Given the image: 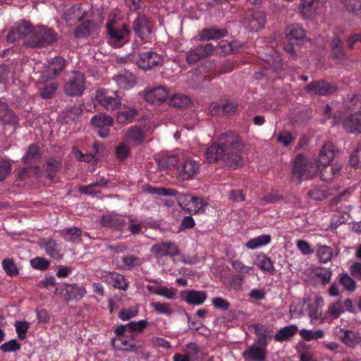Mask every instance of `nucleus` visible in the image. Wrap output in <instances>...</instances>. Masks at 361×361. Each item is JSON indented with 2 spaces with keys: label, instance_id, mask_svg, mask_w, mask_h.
<instances>
[{
  "label": "nucleus",
  "instance_id": "052dcab7",
  "mask_svg": "<svg viewBox=\"0 0 361 361\" xmlns=\"http://www.w3.org/2000/svg\"><path fill=\"white\" fill-rule=\"evenodd\" d=\"M340 283L344 286V288L349 290L353 291L356 288V283L355 281L346 273H343L339 277Z\"/></svg>",
  "mask_w": 361,
  "mask_h": 361
},
{
  "label": "nucleus",
  "instance_id": "c85d7f7f",
  "mask_svg": "<svg viewBox=\"0 0 361 361\" xmlns=\"http://www.w3.org/2000/svg\"><path fill=\"white\" fill-rule=\"evenodd\" d=\"M255 334L257 336V343L259 345L265 348L267 345V338H271V330L261 324H257L252 326Z\"/></svg>",
  "mask_w": 361,
  "mask_h": 361
},
{
  "label": "nucleus",
  "instance_id": "72a5a7b5",
  "mask_svg": "<svg viewBox=\"0 0 361 361\" xmlns=\"http://www.w3.org/2000/svg\"><path fill=\"white\" fill-rule=\"evenodd\" d=\"M340 332L343 334L340 336L341 341L348 347L354 348L361 342V337L357 332L343 329H341Z\"/></svg>",
  "mask_w": 361,
  "mask_h": 361
},
{
  "label": "nucleus",
  "instance_id": "5fc2aeb1",
  "mask_svg": "<svg viewBox=\"0 0 361 361\" xmlns=\"http://www.w3.org/2000/svg\"><path fill=\"white\" fill-rule=\"evenodd\" d=\"M317 255L322 262L326 263L331 259L333 250L329 246L320 245L317 250Z\"/></svg>",
  "mask_w": 361,
  "mask_h": 361
},
{
  "label": "nucleus",
  "instance_id": "338daca9",
  "mask_svg": "<svg viewBox=\"0 0 361 361\" xmlns=\"http://www.w3.org/2000/svg\"><path fill=\"white\" fill-rule=\"evenodd\" d=\"M344 312L341 306V301L339 300L334 303L331 304L328 307V313L334 318H338Z\"/></svg>",
  "mask_w": 361,
  "mask_h": 361
},
{
  "label": "nucleus",
  "instance_id": "c756f323",
  "mask_svg": "<svg viewBox=\"0 0 361 361\" xmlns=\"http://www.w3.org/2000/svg\"><path fill=\"white\" fill-rule=\"evenodd\" d=\"M263 347L253 345L250 346L243 353V356L246 361H264L266 358Z\"/></svg>",
  "mask_w": 361,
  "mask_h": 361
},
{
  "label": "nucleus",
  "instance_id": "0e129e2a",
  "mask_svg": "<svg viewBox=\"0 0 361 361\" xmlns=\"http://www.w3.org/2000/svg\"><path fill=\"white\" fill-rule=\"evenodd\" d=\"M347 11L357 13L361 11V0H341Z\"/></svg>",
  "mask_w": 361,
  "mask_h": 361
},
{
  "label": "nucleus",
  "instance_id": "f03ea898",
  "mask_svg": "<svg viewBox=\"0 0 361 361\" xmlns=\"http://www.w3.org/2000/svg\"><path fill=\"white\" fill-rule=\"evenodd\" d=\"M57 33L51 28L39 25L34 29L32 37L25 40L27 47L40 49L51 46L57 41Z\"/></svg>",
  "mask_w": 361,
  "mask_h": 361
},
{
  "label": "nucleus",
  "instance_id": "bf43d9fd",
  "mask_svg": "<svg viewBox=\"0 0 361 361\" xmlns=\"http://www.w3.org/2000/svg\"><path fill=\"white\" fill-rule=\"evenodd\" d=\"M82 231L76 227L69 228L66 231L64 238L73 243L78 242L81 240Z\"/></svg>",
  "mask_w": 361,
  "mask_h": 361
},
{
  "label": "nucleus",
  "instance_id": "5701e85b",
  "mask_svg": "<svg viewBox=\"0 0 361 361\" xmlns=\"http://www.w3.org/2000/svg\"><path fill=\"white\" fill-rule=\"evenodd\" d=\"M181 297L189 305H199L207 299V293L204 291L189 290L182 292Z\"/></svg>",
  "mask_w": 361,
  "mask_h": 361
},
{
  "label": "nucleus",
  "instance_id": "dca6fc26",
  "mask_svg": "<svg viewBox=\"0 0 361 361\" xmlns=\"http://www.w3.org/2000/svg\"><path fill=\"white\" fill-rule=\"evenodd\" d=\"M286 39L288 42H293L295 45H301L305 40H308L305 36V30L298 24L288 25L284 31Z\"/></svg>",
  "mask_w": 361,
  "mask_h": 361
},
{
  "label": "nucleus",
  "instance_id": "b1692460",
  "mask_svg": "<svg viewBox=\"0 0 361 361\" xmlns=\"http://www.w3.org/2000/svg\"><path fill=\"white\" fill-rule=\"evenodd\" d=\"M228 34V30L224 28H219L213 26L209 28H204L200 34V41L217 40Z\"/></svg>",
  "mask_w": 361,
  "mask_h": 361
},
{
  "label": "nucleus",
  "instance_id": "f257e3e1",
  "mask_svg": "<svg viewBox=\"0 0 361 361\" xmlns=\"http://www.w3.org/2000/svg\"><path fill=\"white\" fill-rule=\"evenodd\" d=\"M243 149V145L238 135L228 132L207 149L205 156L209 163H214L221 159L228 169H236L245 164Z\"/></svg>",
  "mask_w": 361,
  "mask_h": 361
},
{
  "label": "nucleus",
  "instance_id": "de8ad7c7",
  "mask_svg": "<svg viewBox=\"0 0 361 361\" xmlns=\"http://www.w3.org/2000/svg\"><path fill=\"white\" fill-rule=\"evenodd\" d=\"M12 164L9 159L0 157V182L5 180L11 173Z\"/></svg>",
  "mask_w": 361,
  "mask_h": 361
},
{
  "label": "nucleus",
  "instance_id": "ddd939ff",
  "mask_svg": "<svg viewBox=\"0 0 361 361\" xmlns=\"http://www.w3.org/2000/svg\"><path fill=\"white\" fill-rule=\"evenodd\" d=\"M169 90L162 86L152 89H146L144 93L145 100L152 104L160 105L169 97Z\"/></svg>",
  "mask_w": 361,
  "mask_h": 361
},
{
  "label": "nucleus",
  "instance_id": "9b49d317",
  "mask_svg": "<svg viewBox=\"0 0 361 361\" xmlns=\"http://www.w3.org/2000/svg\"><path fill=\"white\" fill-rule=\"evenodd\" d=\"M114 95H109L108 91L99 89L96 92L95 98L97 102L107 111H114L121 104V99L117 92H113Z\"/></svg>",
  "mask_w": 361,
  "mask_h": 361
},
{
  "label": "nucleus",
  "instance_id": "4468645a",
  "mask_svg": "<svg viewBox=\"0 0 361 361\" xmlns=\"http://www.w3.org/2000/svg\"><path fill=\"white\" fill-rule=\"evenodd\" d=\"M114 120L106 114H99L94 116L92 120V126L98 129V135L102 138L107 137L109 135V127L113 125Z\"/></svg>",
  "mask_w": 361,
  "mask_h": 361
},
{
  "label": "nucleus",
  "instance_id": "6ab92c4d",
  "mask_svg": "<svg viewBox=\"0 0 361 361\" xmlns=\"http://www.w3.org/2000/svg\"><path fill=\"white\" fill-rule=\"evenodd\" d=\"M100 224L106 228L122 231L126 226V221L118 214L103 215Z\"/></svg>",
  "mask_w": 361,
  "mask_h": 361
},
{
  "label": "nucleus",
  "instance_id": "4d7b16f0",
  "mask_svg": "<svg viewBox=\"0 0 361 361\" xmlns=\"http://www.w3.org/2000/svg\"><path fill=\"white\" fill-rule=\"evenodd\" d=\"M137 110L133 109L125 111L118 112L116 116V121L119 123H126L132 121V119L136 116Z\"/></svg>",
  "mask_w": 361,
  "mask_h": 361
},
{
  "label": "nucleus",
  "instance_id": "4be33fe9",
  "mask_svg": "<svg viewBox=\"0 0 361 361\" xmlns=\"http://www.w3.org/2000/svg\"><path fill=\"white\" fill-rule=\"evenodd\" d=\"M178 202L179 205L183 207V205L187 206L189 203H192V206L197 209L195 211L196 213L201 211L204 212V207L207 206V203H204L203 200L200 197L193 196L190 194L180 193L178 195Z\"/></svg>",
  "mask_w": 361,
  "mask_h": 361
},
{
  "label": "nucleus",
  "instance_id": "58836bf2",
  "mask_svg": "<svg viewBox=\"0 0 361 361\" xmlns=\"http://www.w3.org/2000/svg\"><path fill=\"white\" fill-rule=\"evenodd\" d=\"M145 135L142 130L137 126L130 128L126 133V138L133 141L135 145H140L145 140Z\"/></svg>",
  "mask_w": 361,
  "mask_h": 361
},
{
  "label": "nucleus",
  "instance_id": "a19ab883",
  "mask_svg": "<svg viewBox=\"0 0 361 361\" xmlns=\"http://www.w3.org/2000/svg\"><path fill=\"white\" fill-rule=\"evenodd\" d=\"M264 61L267 62L268 67L275 72L281 71L283 68L281 57L276 51H273V54L267 56Z\"/></svg>",
  "mask_w": 361,
  "mask_h": 361
},
{
  "label": "nucleus",
  "instance_id": "13d9d810",
  "mask_svg": "<svg viewBox=\"0 0 361 361\" xmlns=\"http://www.w3.org/2000/svg\"><path fill=\"white\" fill-rule=\"evenodd\" d=\"M307 195L310 198L314 200L322 201L328 197V192L325 190H322L319 188L314 186L309 190Z\"/></svg>",
  "mask_w": 361,
  "mask_h": 361
},
{
  "label": "nucleus",
  "instance_id": "f8f14e48",
  "mask_svg": "<svg viewBox=\"0 0 361 361\" xmlns=\"http://www.w3.org/2000/svg\"><path fill=\"white\" fill-rule=\"evenodd\" d=\"M139 68L142 70H149L162 64L161 56L156 52L149 51L142 52L136 61Z\"/></svg>",
  "mask_w": 361,
  "mask_h": 361
},
{
  "label": "nucleus",
  "instance_id": "ea45409f",
  "mask_svg": "<svg viewBox=\"0 0 361 361\" xmlns=\"http://www.w3.org/2000/svg\"><path fill=\"white\" fill-rule=\"evenodd\" d=\"M58 83L56 82H51L49 84H44L39 88V95L44 99H49L54 97L57 89Z\"/></svg>",
  "mask_w": 361,
  "mask_h": 361
},
{
  "label": "nucleus",
  "instance_id": "aec40b11",
  "mask_svg": "<svg viewBox=\"0 0 361 361\" xmlns=\"http://www.w3.org/2000/svg\"><path fill=\"white\" fill-rule=\"evenodd\" d=\"M85 12L82 10L79 5H75L68 8L64 13L63 18L68 26H73L78 22L83 20Z\"/></svg>",
  "mask_w": 361,
  "mask_h": 361
},
{
  "label": "nucleus",
  "instance_id": "09e8293b",
  "mask_svg": "<svg viewBox=\"0 0 361 361\" xmlns=\"http://www.w3.org/2000/svg\"><path fill=\"white\" fill-rule=\"evenodd\" d=\"M204 58L202 48L197 46L188 52L186 61L189 65H193Z\"/></svg>",
  "mask_w": 361,
  "mask_h": 361
},
{
  "label": "nucleus",
  "instance_id": "f704fd0d",
  "mask_svg": "<svg viewBox=\"0 0 361 361\" xmlns=\"http://www.w3.org/2000/svg\"><path fill=\"white\" fill-rule=\"evenodd\" d=\"M169 104L175 108L185 109L191 107L192 102L190 97L186 95L174 94L170 98Z\"/></svg>",
  "mask_w": 361,
  "mask_h": 361
},
{
  "label": "nucleus",
  "instance_id": "a211bd4d",
  "mask_svg": "<svg viewBox=\"0 0 361 361\" xmlns=\"http://www.w3.org/2000/svg\"><path fill=\"white\" fill-rule=\"evenodd\" d=\"M343 128L348 133L361 134V111H357L345 117Z\"/></svg>",
  "mask_w": 361,
  "mask_h": 361
},
{
  "label": "nucleus",
  "instance_id": "bb28decb",
  "mask_svg": "<svg viewBox=\"0 0 361 361\" xmlns=\"http://www.w3.org/2000/svg\"><path fill=\"white\" fill-rule=\"evenodd\" d=\"M99 29L97 23L92 20H87L81 23L74 30V36L76 38H82L97 32Z\"/></svg>",
  "mask_w": 361,
  "mask_h": 361
},
{
  "label": "nucleus",
  "instance_id": "e433bc0d",
  "mask_svg": "<svg viewBox=\"0 0 361 361\" xmlns=\"http://www.w3.org/2000/svg\"><path fill=\"white\" fill-rule=\"evenodd\" d=\"M298 331V326L295 324H290L279 329L274 336L276 341L282 342L289 340Z\"/></svg>",
  "mask_w": 361,
  "mask_h": 361
},
{
  "label": "nucleus",
  "instance_id": "a878e982",
  "mask_svg": "<svg viewBox=\"0 0 361 361\" xmlns=\"http://www.w3.org/2000/svg\"><path fill=\"white\" fill-rule=\"evenodd\" d=\"M0 123L2 124L16 125L18 123L17 115L8 105L0 100Z\"/></svg>",
  "mask_w": 361,
  "mask_h": 361
},
{
  "label": "nucleus",
  "instance_id": "c9c22d12",
  "mask_svg": "<svg viewBox=\"0 0 361 361\" xmlns=\"http://www.w3.org/2000/svg\"><path fill=\"white\" fill-rule=\"evenodd\" d=\"M115 80L117 84L124 90L133 87L136 83L135 76L128 71L117 75Z\"/></svg>",
  "mask_w": 361,
  "mask_h": 361
},
{
  "label": "nucleus",
  "instance_id": "0eeeda50",
  "mask_svg": "<svg viewBox=\"0 0 361 361\" xmlns=\"http://www.w3.org/2000/svg\"><path fill=\"white\" fill-rule=\"evenodd\" d=\"M153 23L150 18L144 13H138L137 18L133 23V30L135 35L145 39L152 33Z\"/></svg>",
  "mask_w": 361,
  "mask_h": 361
},
{
  "label": "nucleus",
  "instance_id": "3c124183",
  "mask_svg": "<svg viewBox=\"0 0 361 361\" xmlns=\"http://www.w3.org/2000/svg\"><path fill=\"white\" fill-rule=\"evenodd\" d=\"M243 276L241 275H232L228 279V283L224 282L228 289L238 292L242 290V281Z\"/></svg>",
  "mask_w": 361,
  "mask_h": 361
},
{
  "label": "nucleus",
  "instance_id": "423d86ee",
  "mask_svg": "<svg viewBox=\"0 0 361 361\" xmlns=\"http://www.w3.org/2000/svg\"><path fill=\"white\" fill-rule=\"evenodd\" d=\"M34 29L35 27L30 22L23 20L16 27L10 29L6 35V40L11 43L21 39L27 40L32 37Z\"/></svg>",
  "mask_w": 361,
  "mask_h": 361
},
{
  "label": "nucleus",
  "instance_id": "cd10ccee",
  "mask_svg": "<svg viewBox=\"0 0 361 361\" xmlns=\"http://www.w3.org/2000/svg\"><path fill=\"white\" fill-rule=\"evenodd\" d=\"M334 147L331 142L325 143L319 150L318 161L322 166H329L334 158Z\"/></svg>",
  "mask_w": 361,
  "mask_h": 361
},
{
  "label": "nucleus",
  "instance_id": "2eb2a0df",
  "mask_svg": "<svg viewBox=\"0 0 361 361\" xmlns=\"http://www.w3.org/2000/svg\"><path fill=\"white\" fill-rule=\"evenodd\" d=\"M151 250L155 257L158 259L165 256L175 257L180 254L178 246L172 242L156 244L153 245Z\"/></svg>",
  "mask_w": 361,
  "mask_h": 361
},
{
  "label": "nucleus",
  "instance_id": "39448f33",
  "mask_svg": "<svg viewBox=\"0 0 361 361\" xmlns=\"http://www.w3.org/2000/svg\"><path fill=\"white\" fill-rule=\"evenodd\" d=\"M66 63V60L61 56L51 59L48 65L43 67L39 81L45 83L59 75L64 70Z\"/></svg>",
  "mask_w": 361,
  "mask_h": 361
},
{
  "label": "nucleus",
  "instance_id": "6e6d98bb",
  "mask_svg": "<svg viewBox=\"0 0 361 361\" xmlns=\"http://www.w3.org/2000/svg\"><path fill=\"white\" fill-rule=\"evenodd\" d=\"M216 51L220 56H226L233 52L231 43L227 40H221L216 45Z\"/></svg>",
  "mask_w": 361,
  "mask_h": 361
},
{
  "label": "nucleus",
  "instance_id": "9d476101",
  "mask_svg": "<svg viewBox=\"0 0 361 361\" xmlns=\"http://www.w3.org/2000/svg\"><path fill=\"white\" fill-rule=\"evenodd\" d=\"M86 293L85 289L76 285L63 283L56 288L54 293L59 294L66 301L80 300Z\"/></svg>",
  "mask_w": 361,
  "mask_h": 361
},
{
  "label": "nucleus",
  "instance_id": "37998d69",
  "mask_svg": "<svg viewBox=\"0 0 361 361\" xmlns=\"http://www.w3.org/2000/svg\"><path fill=\"white\" fill-rule=\"evenodd\" d=\"M2 267L9 276L18 275L19 269L12 258H5L2 260Z\"/></svg>",
  "mask_w": 361,
  "mask_h": 361
},
{
  "label": "nucleus",
  "instance_id": "2f4dec72",
  "mask_svg": "<svg viewBox=\"0 0 361 361\" xmlns=\"http://www.w3.org/2000/svg\"><path fill=\"white\" fill-rule=\"evenodd\" d=\"M39 147L37 144H32L28 147L25 154L23 157L25 164L32 166L37 163L41 158Z\"/></svg>",
  "mask_w": 361,
  "mask_h": 361
},
{
  "label": "nucleus",
  "instance_id": "79ce46f5",
  "mask_svg": "<svg viewBox=\"0 0 361 361\" xmlns=\"http://www.w3.org/2000/svg\"><path fill=\"white\" fill-rule=\"evenodd\" d=\"M47 177L49 180H52L55 177L58 170L61 166V162L54 158H51L47 161Z\"/></svg>",
  "mask_w": 361,
  "mask_h": 361
},
{
  "label": "nucleus",
  "instance_id": "49530a36",
  "mask_svg": "<svg viewBox=\"0 0 361 361\" xmlns=\"http://www.w3.org/2000/svg\"><path fill=\"white\" fill-rule=\"evenodd\" d=\"M271 240L269 235H262L257 238L250 239L247 243L246 247L250 249H255L259 246L268 244Z\"/></svg>",
  "mask_w": 361,
  "mask_h": 361
},
{
  "label": "nucleus",
  "instance_id": "603ef678",
  "mask_svg": "<svg viewBox=\"0 0 361 361\" xmlns=\"http://www.w3.org/2000/svg\"><path fill=\"white\" fill-rule=\"evenodd\" d=\"M300 335L305 341H310L323 338L324 333V331L321 329L313 331L303 329L300 331Z\"/></svg>",
  "mask_w": 361,
  "mask_h": 361
},
{
  "label": "nucleus",
  "instance_id": "774afa93",
  "mask_svg": "<svg viewBox=\"0 0 361 361\" xmlns=\"http://www.w3.org/2000/svg\"><path fill=\"white\" fill-rule=\"evenodd\" d=\"M122 262H123L124 267L128 269H131L135 266L140 264V259L133 255L123 256L122 257Z\"/></svg>",
  "mask_w": 361,
  "mask_h": 361
},
{
  "label": "nucleus",
  "instance_id": "e2e57ef3",
  "mask_svg": "<svg viewBox=\"0 0 361 361\" xmlns=\"http://www.w3.org/2000/svg\"><path fill=\"white\" fill-rule=\"evenodd\" d=\"M15 326L19 339H25L30 326L29 322L26 321H16L15 323Z\"/></svg>",
  "mask_w": 361,
  "mask_h": 361
},
{
  "label": "nucleus",
  "instance_id": "8fccbe9b",
  "mask_svg": "<svg viewBox=\"0 0 361 361\" xmlns=\"http://www.w3.org/2000/svg\"><path fill=\"white\" fill-rule=\"evenodd\" d=\"M46 252L54 259H61L62 255L58 249V245L56 241L50 238L44 245Z\"/></svg>",
  "mask_w": 361,
  "mask_h": 361
},
{
  "label": "nucleus",
  "instance_id": "20e7f679",
  "mask_svg": "<svg viewBox=\"0 0 361 361\" xmlns=\"http://www.w3.org/2000/svg\"><path fill=\"white\" fill-rule=\"evenodd\" d=\"M85 78L80 71L73 72V75L64 84L63 90L68 97L81 96L85 89Z\"/></svg>",
  "mask_w": 361,
  "mask_h": 361
},
{
  "label": "nucleus",
  "instance_id": "680f3d73",
  "mask_svg": "<svg viewBox=\"0 0 361 361\" xmlns=\"http://www.w3.org/2000/svg\"><path fill=\"white\" fill-rule=\"evenodd\" d=\"M151 305L154 310L159 314H164L170 316L173 312V310L168 303L155 302H152Z\"/></svg>",
  "mask_w": 361,
  "mask_h": 361
},
{
  "label": "nucleus",
  "instance_id": "473e14b6",
  "mask_svg": "<svg viewBox=\"0 0 361 361\" xmlns=\"http://www.w3.org/2000/svg\"><path fill=\"white\" fill-rule=\"evenodd\" d=\"M106 281L116 288L126 290L128 283L125 276L116 272H109L105 276Z\"/></svg>",
  "mask_w": 361,
  "mask_h": 361
},
{
  "label": "nucleus",
  "instance_id": "1a4fd4ad",
  "mask_svg": "<svg viewBox=\"0 0 361 361\" xmlns=\"http://www.w3.org/2000/svg\"><path fill=\"white\" fill-rule=\"evenodd\" d=\"M178 179L184 181L192 178L199 171V165L191 159H184L180 161L177 169Z\"/></svg>",
  "mask_w": 361,
  "mask_h": 361
},
{
  "label": "nucleus",
  "instance_id": "69168bd1",
  "mask_svg": "<svg viewBox=\"0 0 361 361\" xmlns=\"http://www.w3.org/2000/svg\"><path fill=\"white\" fill-rule=\"evenodd\" d=\"M138 313L137 307H130L128 309H122L118 312V317L123 321L129 320L135 317Z\"/></svg>",
  "mask_w": 361,
  "mask_h": 361
},
{
  "label": "nucleus",
  "instance_id": "7ed1b4c3",
  "mask_svg": "<svg viewBox=\"0 0 361 361\" xmlns=\"http://www.w3.org/2000/svg\"><path fill=\"white\" fill-rule=\"evenodd\" d=\"M317 171L318 166L314 163L308 162L302 154L296 155L293 164V173L300 180L314 178Z\"/></svg>",
  "mask_w": 361,
  "mask_h": 361
},
{
  "label": "nucleus",
  "instance_id": "864d4df0",
  "mask_svg": "<svg viewBox=\"0 0 361 361\" xmlns=\"http://www.w3.org/2000/svg\"><path fill=\"white\" fill-rule=\"evenodd\" d=\"M184 352V355L190 361H195L200 353V348L195 343H190L186 345Z\"/></svg>",
  "mask_w": 361,
  "mask_h": 361
},
{
  "label": "nucleus",
  "instance_id": "393cba45",
  "mask_svg": "<svg viewBox=\"0 0 361 361\" xmlns=\"http://www.w3.org/2000/svg\"><path fill=\"white\" fill-rule=\"evenodd\" d=\"M331 56L334 59L343 61L346 58L344 51L343 42L341 37L334 35L330 42Z\"/></svg>",
  "mask_w": 361,
  "mask_h": 361
},
{
  "label": "nucleus",
  "instance_id": "412c9836",
  "mask_svg": "<svg viewBox=\"0 0 361 361\" xmlns=\"http://www.w3.org/2000/svg\"><path fill=\"white\" fill-rule=\"evenodd\" d=\"M266 17L262 11H251L247 16V27L252 32H257L264 27Z\"/></svg>",
  "mask_w": 361,
  "mask_h": 361
},
{
  "label": "nucleus",
  "instance_id": "a18cd8bd",
  "mask_svg": "<svg viewBox=\"0 0 361 361\" xmlns=\"http://www.w3.org/2000/svg\"><path fill=\"white\" fill-rule=\"evenodd\" d=\"M258 262L257 263V267L262 271L273 274L274 271V267L271 259L264 255H259L257 257Z\"/></svg>",
  "mask_w": 361,
  "mask_h": 361
},
{
  "label": "nucleus",
  "instance_id": "c03bdc74",
  "mask_svg": "<svg viewBox=\"0 0 361 361\" xmlns=\"http://www.w3.org/2000/svg\"><path fill=\"white\" fill-rule=\"evenodd\" d=\"M349 164L355 169L361 168V143L353 149L349 157Z\"/></svg>",
  "mask_w": 361,
  "mask_h": 361
},
{
  "label": "nucleus",
  "instance_id": "f3484780",
  "mask_svg": "<svg viewBox=\"0 0 361 361\" xmlns=\"http://www.w3.org/2000/svg\"><path fill=\"white\" fill-rule=\"evenodd\" d=\"M112 342L115 348L123 351L137 352L139 348L137 341L132 334L120 338H115Z\"/></svg>",
  "mask_w": 361,
  "mask_h": 361
},
{
  "label": "nucleus",
  "instance_id": "4c0bfd02",
  "mask_svg": "<svg viewBox=\"0 0 361 361\" xmlns=\"http://www.w3.org/2000/svg\"><path fill=\"white\" fill-rule=\"evenodd\" d=\"M108 31L111 39L121 43H123V40L126 41V38L130 33L128 26L125 24L123 25V27L121 30H116L108 25Z\"/></svg>",
  "mask_w": 361,
  "mask_h": 361
},
{
  "label": "nucleus",
  "instance_id": "6e6552de",
  "mask_svg": "<svg viewBox=\"0 0 361 361\" xmlns=\"http://www.w3.org/2000/svg\"><path fill=\"white\" fill-rule=\"evenodd\" d=\"M338 87L335 83H331L325 80H314L305 87L309 94L326 96L334 93Z\"/></svg>",
  "mask_w": 361,
  "mask_h": 361
},
{
  "label": "nucleus",
  "instance_id": "7c9ffc66",
  "mask_svg": "<svg viewBox=\"0 0 361 361\" xmlns=\"http://www.w3.org/2000/svg\"><path fill=\"white\" fill-rule=\"evenodd\" d=\"M156 162L159 169L164 171L171 168L177 169L180 160L177 155H163L159 158H156Z\"/></svg>",
  "mask_w": 361,
  "mask_h": 361
}]
</instances>
